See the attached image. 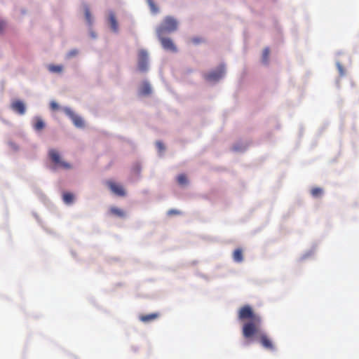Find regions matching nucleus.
Here are the masks:
<instances>
[{
  "label": "nucleus",
  "instance_id": "obj_20",
  "mask_svg": "<svg viewBox=\"0 0 359 359\" xmlns=\"http://www.w3.org/2000/svg\"><path fill=\"white\" fill-rule=\"evenodd\" d=\"M147 4H149V7H150V9L151 11L154 13H156L158 11V7L155 5L154 2L153 0H147Z\"/></svg>",
  "mask_w": 359,
  "mask_h": 359
},
{
  "label": "nucleus",
  "instance_id": "obj_14",
  "mask_svg": "<svg viewBox=\"0 0 359 359\" xmlns=\"http://www.w3.org/2000/svg\"><path fill=\"white\" fill-rule=\"evenodd\" d=\"M109 212L111 215L118 217H123L125 216L124 211L116 207H111Z\"/></svg>",
  "mask_w": 359,
  "mask_h": 359
},
{
  "label": "nucleus",
  "instance_id": "obj_4",
  "mask_svg": "<svg viewBox=\"0 0 359 359\" xmlns=\"http://www.w3.org/2000/svg\"><path fill=\"white\" fill-rule=\"evenodd\" d=\"M137 67L142 72L148 69V53L144 50H140L138 52Z\"/></svg>",
  "mask_w": 359,
  "mask_h": 359
},
{
  "label": "nucleus",
  "instance_id": "obj_21",
  "mask_svg": "<svg viewBox=\"0 0 359 359\" xmlns=\"http://www.w3.org/2000/svg\"><path fill=\"white\" fill-rule=\"evenodd\" d=\"M269 53H270V50H269V48H266L264 49L263 54H262V60L264 63H267V62H268Z\"/></svg>",
  "mask_w": 359,
  "mask_h": 359
},
{
  "label": "nucleus",
  "instance_id": "obj_13",
  "mask_svg": "<svg viewBox=\"0 0 359 359\" xmlns=\"http://www.w3.org/2000/svg\"><path fill=\"white\" fill-rule=\"evenodd\" d=\"M233 258L235 262H241L243 259L242 250L240 248L236 249L233 253Z\"/></svg>",
  "mask_w": 359,
  "mask_h": 359
},
{
  "label": "nucleus",
  "instance_id": "obj_26",
  "mask_svg": "<svg viewBox=\"0 0 359 359\" xmlns=\"http://www.w3.org/2000/svg\"><path fill=\"white\" fill-rule=\"evenodd\" d=\"M78 53V51L76 50H71L69 51L67 55V57L68 58H70L72 57H74L75 56L76 54Z\"/></svg>",
  "mask_w": 359,
  "mask_h": 359
},
{
  "label": "nucleus",
  "instance_id": "obj_25",
  "mask_svg": "<svg viewBox=\"0 0 359 359\" xmlns=\"http://www.w3.org/2000/svg\"><path fill=\"white\" fill-rule=\"evenodd\" d=\"M156 147H157L158 149L159 150V151L161 152V151H164L165 147H164L163 144L161 142L158 141V142H156Z\"/></svg>",
  "mask_w": 359,
  "mask_h": 359
},
{
  "label": "nucleus",
  "instance_id": "obj_24",
  "mask_svg": "<svg viewBox=\"0 0 359 359\" xmlns=\"http://www.w3.org/2000/svg\"><path fill=\"white\" fill-rule=\"evenodd\" d=\"M203 41L204 40L201 37H194L191 39V42L194 44H199Z\"/></svg>",
  "mask_w": 359,
  "mask_h": 359
},
{
  "label": "nucleus",
  "instance_id": "obj_22",
  "mask_svg": "<svg viewBox=\"0 0 359 359\" xmlns=\"http://www.w3.org/2000/svg\"><path fill=\"white\" fill-rule=\"evenodd\" d=\"M85 17L87 22L90 25L92 23V16L88 7H86L85 8Z\"/></svg>",
  "mask_w": 359,
  "mask_h": 359
},
{
  "label": "nucleus",
  "instance_id": "obj_5",
  "mask_svg": "<svg viewBox=\"0 0 359 359\" xmlns=\"http://www.w3.org/2000/svg\"><path fill=\"white\" fill-rule=\"evenodd\" d=\"M158 37L165 50L172 53H176L177 51L176 46L170 38L163 37V35H158Z\"/></svg>",
  "mask_w": 359,
  "mask_h": 359
},
{
  "label": "nucleus",
  "instance_id": "obj_23",
  "mask_svg": "<svg viewBox=\"0 0 359 359\" xmlns=\"http://www.w3.org/2000/svg\"><path fill=\"white\" fill-rule=\"evenodd\" d=\"M181 213L182 212L180 210L175 209H171L168 211V215L169 216L178 215H180Z\"/></svg>",
  "mask_w": 359,
  "mask_h": 359
},
{
  "label": "nucleus",
  "instance_id": "obj_28",
  "mask_svg": "<svg viewBox=\"0 0 359 359\" xmlns=\"http://www.w3.org/2000/svg\"><path fill=\"white\" fill-rule=\"evenodd\" d=\"M5 23L4 22H0V32L4 30L5 28Z\"/></svg>",
  "mask_w": 359,
  "mask_h": 359
},
{
  "label": "nucleus",
  "instance_id": "obj_2",
  "mask_svg": "<svg viewBox=\"0 0 359 359\" xmlns=\"http://www.w3.org/2000/svg\"><path fill=\"white\" fill-rule=\"evenodd\" d=\"M177 29V20L170 16L164 18L162 24L157 29L158 35H163L166 32H172Z\"/></svg>",
  "mask_w": 359,
  "mask_h": 359
},
{
  "label": "nucleus",
  "instance_id": "obj_17",
  "mask_svg": "<svg viewBox=\"0 0 359 359\" xmlns=\"http://www.w3.org/2000/svg\"><path fill=\"white\" fill-rule=\"evenodd\" d=\"M62 69L63 67L62 65H51L48 67L49 71L54 73H60L62 71Z\"/></svg>",
  "mask_w": 359,
  "mask_h": 359
},
{
  "label": "nucleus",
  "instance_id": "obj_9",
  "mask_svg": "<svg viewBox=\"0 0 359 359\" xmlns=\"http://www.w3.org/2000/svg\"><path fill=\"white\" fill-rule=\"evenodd\" d=\"M11 109L20 115L25 113L26 108L24 102L21 100H16L11 103Z\"/></svg>",
  "mask_w": 359,
  "mask_h": 359
},
{
  "label": "nucleus",
  "instance_id": "obj_19",
  "mask_svg": "<svg viewBox=\"0 0 359 359\" xmlns=\"http://www.w3.org/2000/svg\"><path fill=\"white\" fill-rule=\"evenodd\" d=\"M177 182L180 185H186L188 183L187 177L184 174H181L177 177Z\"/></svg>",
  "mask_w": 359,
  "mask_h": 359
},
{
  "label": "nucleus",
  "instance_id": "obj_10",
  "mask_svg": "<svg viewBox=\"0 0 359 359\" xmlns=\"http://www.w3.org/2000/svg\"><path fill=\"white\" fill-rule=\"evenodd\" d=\"M159 317L158 313H153L147 315H142L140 316V320L143 323H148L157 319Z\"/></svg>",
  "mask_w": 359,
  "mask_h": 359
},
{
  "label": "nucleus",
  "instance_id": "obj_3",
  "mask_svg": "<svg viewBox=\"0 0 359 359\" xmlns=\"http://www.w3.org/2000/svg\"><path fill=\"white\" fill-rule=\"evenodd\" d=\"M48 155L50 160L55 165L64 169H69L71 168L69 163H66L61 159L60 154L55 149H50L48 151Z\"/></svg>",
  "mask_w": 359,
  "mask_h": 359
},
{
  "label": "nucleus",
  "instance_id": "obj_15",
  "mask_svg": "<svg viewBox=\"0 0 359 359\" xmlns=\"http://www.w3.org/2000/svg\"><path fill=\"white\" fill-rule=\"evenodd\" d=\"M311 194L313 197L318 198L323 195V189H321L320 187H313L311 190Z\"/></svg>",
  "mask_w": 359,
  "mask_h": 359
},
{
  "label": "nucleus",
  "instance_id": "obj_12",
  "mask_svg": "<svg viewBox=\"0 0 359 359\" xmlns=\"http://www.w3.org/2000/svg\"><path fill=\"white\" fill-rule=\"evenodd\" d=\"M151 93V88L149 83L144 82L142 83L140 93L142 95H149Z\"/></svg>",
  "mask_w": 359,
  "mask_h": 359
},
{
  "label": "nucleus",
  "instance_id": "obj_1",
  "mask_svg": "<svg viewBox=\"0 0 359 359\" xmlns=\"http://www.w3.org/2000/svg\"><path fill=\"white\" fill-rule=\"evenodd\" d=\"M238 319L241 321L248 320L243 324L242 332L245 338L248 339L258 334V339L260 344L266 350L275 351V345L269 336L264 332H259V327L262 323L261 317L255 313L249 305L242 306L238 313Z\"/></svg>",
  "mask_w": 359,
  "mask_h": 359
},
{
  "label": "nucleus",
  "instance_id": "obj_16",
  "mask_svg": "<svg viewBox=\"0 0 359 359\" xmlns=\"http://www.w3.org/2000/svg\"><path fill=\"white\" fill-rule=\"evenodd\" d=\"M63 201L66 204L72 203L74 201V195L69 192L64 193Z\"/></svg>",
  "mask_w": 359,
  "mask_h": 359
},
{
  "label": "nucleus",
  "instance_id": "obj_18",
  "mask_svg": "<svg viewBox=\"0 0 359 359\" xmlns=\"http://www.w3.org/2000/svg\"><path fill=\"white\" fill-rule=\"evenodd\" d=\"M44 127H45V123L41 118H38L34 126V128L36 130H41Z\"/></svg>",
  "mask_w": 359,
  "mask_h": 359
},
{
  "label": "nucleus",
  "instance_id": "obj_6",
  "mask_svg": "<svg viewBox=\"0 0 359 359\" xmlns=\"http://www.w3.org/2000/svg\"><path fill=\"white\" fill-rule=\"evenodd\" d=\"M224 66L221 65L216 71L206 74L205 79L210 81H217L224 76Z\"/></svg>",
  "mask_w": 359,
  "mask_h": 359
},
{
  "label": "nucleus",
  "instance_id": "obj_7",
  "mask_svg": "<svg viewBox=\"0 0 359 359\" xmlns=\"http://www.w3.org/2000/svg\"><path fill=\"white\" fill-rule=\"evenodd\" d=\"M65 112L72 119L75 126L77 128H83L84 126V122L82 118L74 114L71 109L65 108Z\"/></svg>",
  "mask_w": 359,
  "mask_h": 359
},
{
  "label": "nucleus",
  "instance_id": "obj_27",
  "mask_svg": "<svg viewBox=\"0 0 359 359\" xmlns=\"http://www.w3.org/2000/svg\"><path fill=\"white\" fill-rule=\"evenodd\" d=\"M50 106L53 110H57L59 108L58 104L54 101L50 102Z\"/></svg>",
  "mask_w": 359,
  "mask_h": 359
},
{
  "label": "nucleus",
  "instance_id": "obj_11",
  "mask_svg": "<svg viewBox=\"0 0 359 359\" xmlns=\"http://www.w3.org/2000/svg\"><path fill=\"white\" fill-rule=\"evenodd\" d=\"M109 22L110 24L111 29L114 32H118V25L117 20L116 19L115 15L113 13H111L109 16Z\"/></svg>",
  "mask_w": 359,
  "mask_h": 359
},
{
  "label": "nucleus",
  "instance_id": "obj_8",
  "mask_svg": "<svg viewBox=\"0 0 359 359\" xmlns=\"http://www.w3.org/2000/svg\"><path fill=\"white\" fill-rule=\"evenodd\" d=\"M107 184L114 194L119 196H124L126 195L125 190L121 185L112 181H108Z\"/></svg>",
  "mask_w": 359,
  "mask_h": 359
}]
</instances>
